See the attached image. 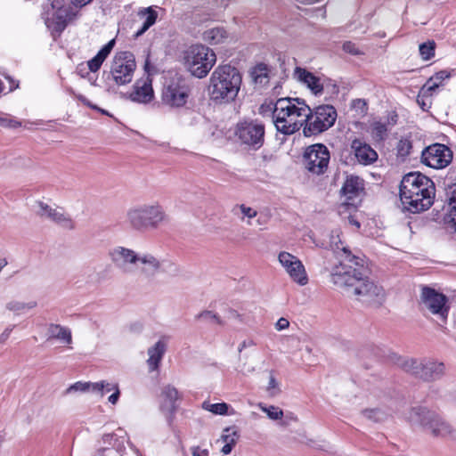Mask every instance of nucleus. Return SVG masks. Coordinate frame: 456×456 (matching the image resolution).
<instances>
[{
	"label": "nucleus",
	"instance_id": "a19ab883",
	"mask_svg": "<svg viewBox=\"0 0 456 456\" xmlns=\"http://www.w3.org/2000/svg\"><path fill=\"white\" fill-rule=\"evenodd\" d=\"M259 408L262 411L265 412L267 416L273 420H277L282 418L283 411L279 407L271 405V406H265L262 404H259Z\"/></svg>",
	"mask_w": 456,
	"mask_h": 456
},
{
	"label": "nucleus",
	"instance_id": "e2e57ef3",
	"mask_svg": "<svg viewBox=\"0 0 456 456\" xmlns=\"http://www.w3.org/2000/svg\"><path fill=\"white\" fill-rule=\"evenodd\" d=\"M348 221L351 224L354 225L356 228H360V223L355 220L353 216H349Z\"/></svg>",
	"mask_w": 456,
	"mask_h": 456
},
{
	"label": "nucleus",
	"instance_id": "20e7f679",
	"mask_svg": "<svg viewBox=\"0 0 456 456\" xmlns=\"http://www.w3.org/2000/svg\"><path fill=\"white\" fill-rule=\"evenodd\" d=\"M241 83L242 77L237 68L230 64L218 65L209 78V96L215 102H231L236 99Z\"/></svg>",
	"mask_w": 456,
	"mask_h": 456
},
{
	"label": "nucleus",
	"instance_id": "6e6552de",
	"mask_svg": "<svg viewBox=\"0 0 456 456\" xmlns=\"http://www.w3.org/2000/svg\"><path fill=\"white\" fill-rule=\"evenodd\" d=\"M45 15L46 27L58 34L61 33L68 23L77 16L70 7L65 5V0H48Z\"/></svg>",
	"mask_w": 456,
	"mask_h": 456
},
{
	"label": "nucleus",
	"instance_id": "2eb2a0df",
	"mask_svg": "<svg viewBox=\"0 0 456 456\" xmlns=\"http://www.w3.org/2000/svg\"><path fill=\"white\" fill-rule=\"evenodd\" d=\"M278 261L290 280L299 286H305L309 278L302 261L296 256L287 251H281L278 255Z\"/></svg>",
	"mask_w": 456,
	"mask_h": 456
},
{
	"label": "nucleus",
	"instance_id": "bf43d9fd",
	"mask_svg": "<svg viewBox=\"0 0 456 456\" xmlns=\"http://www.w3.org/2000/svg\"><path fill=\"white\" fill-rule=\"evenodd\" d=\"M300 442L301 444H306L308 446H314L316 444V441L314 438H309L306 436H303Z\"/></svg>",
	"mask_w": 456,
	"mask_h": 456
},
{
	"label": "nucleus",
	"instance_id": "de8ad7c7",
	"mask_svg": "<svg viewBox=\"0 0 456 456\" xmlns=\"http://www.w3.org/2000/svg\"><path fill=\"white\" fill-rule=\"evenodd\" d=\"M446 200L449 203L450 208L456 207V183L449 185L446 188Z\"/></svg>",
	"mask_w": 456,
	"mask_h": 456
},
{
	"label": "nucleus",
	"instance_id": "f3484780",
	"mask_svg": "<svg viewBox=\"0 0 456 456\" xmlns=\"http://www.w3.org/2000/svg\"><path fill=\"white\" fill-rule=\"evenodd\" d=\"M452 159L451 150L444 144L435 143L427 147L421 155L422 162L436 169L448 166Z\"/></svg>",
	"mask_w": 456,
	"mask_h": 456
},
{
	"label": "nucleus",
	"instance_id": "f257e3e1",
	"mask_svg": "<svg viewBox=\"0 0 456 456\" xmlns=\"http://www.w3.org/2000/svg\"><path fill=\"white\" fill-rule=\"evenodd\" d=\"M361 262V259L359 260ZM363 267L359 265H334L330 272L331 282L349 296L368 305H379L385 299L382 287L362 273Z\"/></svg>",
	"mask_w": 456,
	"mask_h": 456
},
{
	"label": "nucleus",
	"instance_id": "603ef678",
	"mask_svg": "<svg viewBox=\"0 0 456 456\" xmlns=\"http://www.w3.org/2000/svg\"><path fill=\"white\" fill-rule=\"evenodd\" d=\"M342 48H343V50L346 53H351V54H354V55H357V54L360 53V51L358 50L356 45L354 43L350 42V41L345 42L343 44Z\"/></svg>",
	"mask_w": 456,
	"mask_h": 456
},
{
	"label": "nucleus",
	"instance_id": "3c124183",
	"mask_svg": "<svg viewBox=\"0 0 456 456\" xmlns=\"http://www.w3.org/2000/svg\"><path fill=\"white\" fill-rule=\"evenodd\" d=\"M267 390L272 395H275L280 392L279 383L273 375H271L269 378Z\"/></svg>",
	"mask_w": 456,
	"mask_h": 456
},
{
	"label": "nucleus",
	"instance_id": "39448f33",
	"mask_svg": "<svg viewBox=\"0 0 456 456\" xmlns=\"http://www.w3.org/2000/svg\"><path fill=\"white\" fill-rule=\"evenodd\" d=\"M126 224L134 232L157 230L169 221V216L159 202L130 207L126 212Z\"/></svg>",
	"mask_w": 456,
	"mask_h": 456
},
{
	"label": "nucleus",
	"instance_id": "4d7b16f0",
	"mask_svg": "<svg viewBox=\"0 0 456 456\" xmlns=\"http://www.w3.org/2000/svg\"><path fill=\"white\" fill-rule=\"evenodd\" d=\"M192 456H208V452L207 450H201L199 446H195L191 448Z\"/></svg>",
	"mask_w": 456,
	"mask_h": 456
},
{
	"label": "nucleus",
	"instance_id": "37998d69",
	"mask_svg": "<svg viewBox=\"0 0 456 456\" xmlns=\"http://www.w3.org/2000/svg\"><path fill=\"white\" fill-rule=\"evenodd\" d=\"M411 147V142L409 139H401L396 146L397 154L401 157H406L410 154Z\"/></svg>",
	"mask_w": 456,
	"mask_h": 456
},
{
	"label": "nucleus",
	"instance_id": "1a4fd4ad",
	"mask_svg": "<svg viewBox=\"0 0 456 456\" xmlns=\"http://www.w3.org/2000/svg\"><path fill=\"white\" fill-rule=\"evenodd\" d=\"M135 272L145 279H152L160 273L176 274L179 267L169 259H161L151 253L145 252L140 254Z\"/></svg>",
	"mask_w": 456,
	"mask_h": 456
},
{
	"label": "nucleus",
	"instance_id": "c03bdc74",
	"mask_svg": "<svg viewBox=\"0 0 456 456\" xmlns=\"http://www.w3.org/2000/svg\"><path fill=\"white\" fill-rule=\"evenodd\" d=\"M196 319L199 321H201V322H210V323L216 322L218 324H222V322L219 319V317L215 313H213L211 311L201 312L200 314H199L196 316Z\"/></svg>",
	"mask_w": 456,
	"mask_h": 456
},
{
	"label": "nucleus",
	"instance_id": "5fc2aeb1",
	"mask_svg": "<svg viewBox=\"0 0 456 456\" xmlns=\"http://www.w3.org/2000/svg\"><path fill=\"white\" fill-rule=\"evenodd\" d=\"M77 99H78L81 102H83L85 105H86V106H88V107H90V108H92V109L98 110H100V111H101L102 113H103V114L109 115V113H108L106 110H102V109L98 108L97 106H95V105L92 104V103H91V102H89V101H88L85 96H83V95H78V96H77Z\"/></svg>",
	"mask_w": 456,
	"mask_h": 456
},
{
	"label": "nucleus",
	"instance_id": "0e129e2a",
	"mask_svg": "<svg viewBox=\"0 0 456 456\" xmlns=\"http://www.w3.org/2000/svg\"><path fill=\"white\" fill-rule=\"evenodd\" d=\"M11 330H10V329H6V330L3 332L2 337H3L4 338H7L9 337L10 333H11Z\"/></svg>",
	"mask_w": 456,
	"mask_h": 456
},
{
	"label": "nucleus",
	"instance_id": "f8f14e48",
	"mask_svg": "<svg viewBox=\"0 0 456 456\" xmlns=\"http://www.w3.org/2000/svg\"><path fill=\"white\" fill-rule=\"evenodd\" d=\"M330 154L328 148L321 143L308 146L304 153V166L314 175H322L328 169Z\"/></svg>",
	"mask_w": 456,
	"mask_h": 456
},
{
	"label": "nucleus",
	"instance_id": "9d476101",
	"mask_svg": "<svg viewBox=\"0 0 456 456\" xmlns=\"http://www.w3.org/2000/svg\"><path fill=\"white\" fill-rule=\"evenodd\" d=\"M265 125L256 119H245L237 123L235 136L240 142L250 149L258 150L265 141Z\"/></svg>",
	"mask_w": 456,
	"mask_h": 456
},
{
	"label": "nucleus",
	"instance_id": "473e14b6",
	"mask_svg": "<svg viewBox=\"0 0 456 456\" xmlns=\"http://www.w3.org/2000/svg\"><path fill=\"white\" fill-rule=\"evenodd\" d=\"M48 335L49 338L58 339L67 345L72 343L70 330L59 324H50L48 327Z\"/></svg>",
	"mask_w": 456,
	"mask_h": 456
},
{
	"label": "nucleus",
	"instance_id": "6ab92c4d",
	"mask_svg": "<svg viewBox=\"0 0 456 456\" xmlns=\"http://www.w3.org/2000/svg\"><path fill=\"white\" fill-rule=\"evenodd\" d=\"M37 213L40 217L48 219L64 229L74 228V221L61 208L53 207L40 201L37 203Z\"/></svg>",
	"mask_w": 456,
	"mask_h": 456
},
{
	"label": "nucleus",
	"instance_id": "bb28decb",
	"mask_svg": "<svg viewBox=\"0 0 456 456\" xmlns=\"http://www.w3.org/2000/svg\"><path fill=\"white\" fill-rule=\"evenodd\" d=\"M166 351L167 342L164 339L158 340L153 346L148 348V359L146 362L149 371L152 372L158 370Z\"/></svg>",
	"mask_w": 456,
	"mask_h": 456
},
{
	"label": "nucleus",
	"instance_id": "aec40b11",
	"mask_svg": "<svg viewBox=\"0 0 456 456\" xmlns=\"http://www.w3.org/2000/svg\"><path fill=\"white\" fill-rule=\"evenodd\" d=\"M127 98L137 103L147 104L154 99L152 80L148 74L134 84L132 90L127 94Z\"/></svg>",
	"mask_w": 456,
	"mask_h": 456
},
{
	"label": "nucleus",
	"instance_id": "b1692460",
	"mask_svg": "<svg viewBox=\"0 0 456 456\" xmlns=\"http://www.w3.org/2000/svg\"><path fill=\"white\" fill-rule=\"evenodd\" d=\"M181 398L178 390L170 384L164 385L159 394V408L162 411L173 413L177 405V401Z\"/></svg>",
	"mask_w": 456,
	"mask_h": 456
},
{
	"label": "nucleus",
	"instance_id": "0eeeda50",
	"mask_svg": "<svg viewBox=\"0 0 456 456\" xmlns=\"http://www.w3.org/2000/svg\"><path fill=\"white\" fill-rule=\"evenodd\" d=\"M135 70L134 54L127 51L118 52L112 58L108 78L118 86H126L132 82Z\"/></svg>",
	"mask_w": 456,
	"mask_h": 456
},
{
	"label": "nucleus",
	"instance_id": "cd10ccee",
	"mask_svg": "<svg viewBox=\"0 0 456 456\" xmlns=\"http://www.w3.org/2000/svg\"><path fill=\"white\" fill-rule=\"evenodd\" d=\"M109 392H112V394L108 397V402L112 405H116L120 397L118 384L116 382H109L108 380H100L95 382L94 394L102 397L105 393Z\"/></svg>",
	"mask_w": 456,
	"mask_h": 456
},
{
	"label": "nucleus",
	"instance_id": "a878e982",
	"mask_svg": "<svg viewBox=\"0 0 456 456\" xmlns=\"http://www.w3.org/2000/svg\"><path fill=\"white\" fill-rule=\"evenodd\" d=\"M293 77L298 82L306 86L314 94H321L323 90L321 79L304 68H295Z\"/></svg>",
	"mask_w": 456,
	"mask_h": 456
},
{
	"label": "nucleus",
	"instance_id": "2f4dec72",
	"mask_svg": "<svg viewBox=\"0 0 456 456\" xmlns=\"http://www.w3.org/2000/svg\"><path fill=\"white\" fill-rule=\"evenodd\" d=\"M138 16L140 19L143 20L142 26L140 29L135 33V37L142 36L144 32H146L153 24H155L158 12L152 7H147L141 9L138 12Z\"/></svg>",
	"mask_w": 456,
	"mask_h": 456
},
{
	"label": "nucleus",
	"instance_id": "7c9ffc66",
	"mask_svg": "<svg viewBox=\"0 0 456 456\" xmlns=\"http://www.w3.org/2000/svg\"><path fill=\"white\" fill-rule=\"evenodd\" d=\"M114 44V40H110L97 53L94 58L87 61V66L91 72H96L100 69L102 64L111 52Z\"/></svg>",
	"mask_w": 456,
	"mask_h": 456
},
{
	"label": "nucleus",
	"instance_id": "774afa93",
	"mask_svg": "<svg viewBox=\"0 0 456 456\" xmlns=\"http://www.w3.org/2000/svg\"><path fill=\"white\" fill-rule=\"evenodd\" d=\"M144 68H145V70L147 72H149V69H149V62H148V61H146Z\"/></svg>",
	"mask_w": 456,
	"mask_h": 456
},
{
	"label": "nucleus",
	"instance_id": "ddd939ff",
	"mask_svg": "<svg viewBox=\"0 0 456 456\" xmlns=\"http://www.w3.org/2000/svg\"><path fill=\"white\" fill-rule=\"evenodd\" d=\"M415 414L419 418L416 420L419 421L424 429L432 436L452 438L456 436V431L452 427L436 412L422 410L420 412H415Z\"/></svg>",
	"mask_w": 456,
	"mask_h": 456
},
{
	"label": "nucleus",
	"instance_id": "c9c22d12",
	"mask_svg": "<svg viewBox=\"0 0 456 456\" xmlns=\"http://www.w3.org/2000/svg\"><path fill=\"white\" fill-rule=\"evenodd\" d=\"M202 409L216 415H226L229 405L226 403H210L208 401L202 403Z\"/></svg>",
	"mask_w": 456,
	"mask_h": 456
},
{
	"label": "nucleus",
	"instance_id": "49530a36",
	"mask_svg": "<svg viewBox=\"0 0 456 456\" xmlns=\"http://www.w3.org/2000/svg\"><path fill=\"white\" fill-rule=\"evenodd\" d=\"M0 126L4 127L16 128L21 126V123L9 115L0 117Z\"/></svg>",
	"mask_w": 456,
	"mask_h": 456
},
{
	"label": "nucleus",
	"instance_id": "f03ea898",
	"mask_svg": "<svg viewBox=\"0 0 456 456\" xmlns=\"http://www.w3.org/2000/svg\"><path fill=\"white\" fill-rule=\"evenodd\" d=\"M260 113L266 110L273 113V121L281 134H292L305 125L311 114V108L299 98H280L274 103L262 104Z\"/></svg>",
	"mask_w": 456,
	"mask_h": 456
},
{
	"label": "nucleus",
	"instance_id": "423d86ee",
	"mask_svg": "<svg viewBox=\"0 0 456 456\" xmlns=\"http://www.w3.org/2000/svg\"><path fill=\"white\" fill-rule=\"evenodd\" d=\"M216 62L215 52L203 45H194L188 48L184 55V64L196 77H205Z\"/></svg>",
	"mask_w": 456,
	"mask_h": 456
},
{
	"label": "nucleus",
	"instance_id": "9b49d317",
	"mask_svg": "<svg viewBox=\"0 0 456 456\" xmlns=\"http://www.w3.org/2000/svg\"><path fill=\"white\" fill-rule=\"evenodd\" d=\"M337 119V111L331 105H321L315 108L305 121L304 134L311 136L321 134L331 127Z\"/></svg>",
	"mask_w": 456,
	"mask_h": 456
},
{
	"label": "nucleus",
	"instance_id": "5701e85b",
	"mask_svg": "<svg viewBox=\"0 0 456 456\" xmlns=\"http://www.w3.org/2000/svg\"><path fill=\"white\" fill-rule=\"evenodd\" d=\"M397 122V115L392 113L385 120H374L370 125V134L372 140L376 142H381L387 137L388 131Z\"/></svg>",
	"mask_w": 456,
	"mask_h": 456
},
{
	"label": "nucleus",
	"instance_id": "4c0bfd02",
	"mask_svg": "<svg viewBox=\"0 0 456 456\" xmlns=\"http://www.w3.org/2000/svg\"><path fill=\"white\" fill-rule=\"evenodd\" d=\"M35 306H36L35 302H30V303L26 304V303L16 301V300H12L6 304L5 307L7 310H9L11 312L19 314V313L24 311L25 309H31V308H34Z\"/></svg>",
	"mask_w": 456,
	"mask_h": 456
},
{
	"label": "nucleus",
	"instance_id": "a18cd8bd",
	"mask_svg": "<svg viewBox=\"0 0 456 456\" xmlns=\"http://www.w3.org/2000/svg\"><path fill=\"white\" fill-rule=\"evenodd\" d=\"M237 439V432L233 428H227L224 430V434L222 435V440L224 444L234 446Z\"/></svg>",
	"mask_w": 456,
	"mask_h": 456
},
{
	"label": "nucleus",
	"instance_id": "72a5a7b5",
	"mask_svg": "<svg viewBox=\"0 0 456 456\" xmlns=\"http://www.w3.org/2000/svg\"><path fill=\"white\" fill-rule=\"evenodd\" d=\"M398 365L404 371L411 373L416 377H419L420 371L421 359L401 358L399 359Z\"/></svg>",
	"mask_w": 456,
	"mask_h": 456
},
{
	"label": "nucleus",
	"instance_id": "13d9d810",
	"mask_svg": "<svg viewBox=\"0 0 456 456\" xmlns=\"http://www.w3.org/2000/svg\"><path fill=\"white\" fill-rule=\"evenodd\" d=\"M70 1L74 6L82 8V7L87 5L88 4H90L93 0H70Z\"/></svg>",
	"mask_w": 456,
	"mask_h": 456
},
{
	"label": "nucleus",
	"instance_id": "4be33fe9",
	"mask_svg": "<svg viewBox=\"0 0 456 456\" xmlns=\"http://www.w3.org/2000/svg\"><path fill=\"white\" fill-rule=\"evenodd\" d=\"M351 150L360 164L367 166L378 159L377 151L361 139L356 138L352 141Z\"/></svg>",
	"mask_w": 456,
	"mask_h": 456
},
{
	"label": "nucleus",
	"instance_id": "a211bd4d",
	"mask_svg": "<svg viewBox=\"0 0 456 456\" xmlns=\"http://www.w3.org/2000/svg\"><path fill=\"white\" fill-rule=\"evenodd\" d=\"M421 304L433 314L438 315L442 320H445L448 314L446 306V297L435 290L434 289L424 287L421 291Z\"/></svg>",
	"mask_w": 456,
	"mask_h": 456
},
{
	"label": "nucleus",
	"instance_id": "e433bc0d",
	"mask_svg": "<svg viewBox=\"0 0 456 456\" xmlns=\"http://www.w3.org/2000/svg\"><path fill=\"white\" fill-rule=\"evenodd\" d=\"M94 386L95 382L77 381L67 388L66 394H71L74 392L86 393L90 391L94 393Z\"/></svg>",
	"mask_w": 456,
	"mask_h": 456
},
{
	"label": "nucleus",
	"instance_id": "864d4df0",
	"mask_svg": "<svg viewBox=\"0 0 456 456\" xmlns=\"http://www.w3.org/2000/svg\"><path fill=\"white\" fill-rule=\"evenodd\" d=\"M449 77L450 74L446 70H441L436 73L434 76H432L433 81H437L440 86L442 85V82L444 79L449 78Z\"/></svg>",
	"mask_w": 456,
	"mask_h": 456
},
{
	"label": "nucleus",
	"instance_id": "09e8293b",
	"mask_svg": "<svg viewBox=\"0 0 456 456\" xmlns=\"http://www.w3.org/2000/svg\"><path fill=\"white\" fill-rule=\"evenodd\" d=\"M241 214H242V216L240 217L241 220H243L245 217H248V219H252L254 217L256 216L257 215V211L250 207H247L246 205L244 204H241V205H239L237 207Z\"/></svg>",
	"mask_w": 456,
	"mask_h": 456
},
{
	"label": "nucleus",
	"instance_id": "6e6d98bb",
	"mask_svg": "<svg viewBox=\"0 0 456 456\" xmlns=\"http://www.w3.org/2000/svg\"><path fill=\"white\" fill-rule=\"evenodd\" d=\"M289 322L285 318H280L278 322H276L275 326L278 330H285L289 327Z\"/></svg>",
	"mask_w": 456,
	"mask_h": 456
},
{
	"label": "nucleus",
	"instance_id": "7ed1b4c3",
	"mask_svg": "<svg viewBox=\"0 0 456 456\" xmlns=\"http://www.w3.org/2000/svg\"><path fill=\"white\" fill-rule=\"evenodd\" d=\"M436 188L433 181L419 172L405 175L400 185V200L403 210L419 213L428 209L434 201Z\"/></svg>",
	"mask_w": 456,
	"mask_h": 456
},
{
	"label": "nucleus",
	"instance_id": "338daca9",
	"mask_svg": "<svg viewBox=\"0 0 456 456\" xmlns=\"http://www.w3.org/2000/svg\"><path fill=\"white\" fill-rule=\"evenodd\" d=\"M417 102H418V103H419V105H421L422 109H424V105H425V103H424V102H420L419 96L418 97Z\"/></svg>",
	"mask_w": 456,
	"mask_h": 456
},
{
	"label": "nucleus",
	"instance_id": "ea45409f",
	"mask_svg": "<svg viewBox=\"0 0 456 456\" xmlns=\"http://www.w3.org/2000/svg\"><path fill=\"white\" fill-rule=\"evenodd\" d=\"M419 54L425 61L431 59L435 54V43L428 42L419 45Z\"/></svg>",
	"mask_w": 456,
	"mask_h": 456
},
{
	"label": "nucleus",
	"instance_id": "c85d7f7f",
	"mask_svg": "<svg viewBox=\"0 0 456 456\" xmlns=\"http://www.w3.org/2000/svg\"><path fill=\"white\" fill-rule=\"evenodd\" d=\"M363 189L362 180L358 176H348L341 188V192L347 200L357 197Z\"/></svg>",
	"mask_w": 456,
	"mask_h": 456
},
{
	"label": "nucleus",
	"instance_id": "393cba45",
	"mask_svg": "<svg viewBox=\"0 0 456 456\" xmlns=\"http://www.w3.org/2000/svg\"><path fill=\"white\" fill-rule=\"evenodd\" d=\"M444 370L445 367L442 362L433 359H421L419 378L427 381L436 380L444 374Z\"/></svg>",
	"mask_w": 456,
	"mask_h": 456
},
{
	"label": "nucleus",
	"instance_id": "79ce46f5",
	"mask_svg": "<svg viewBox=\"0 0 456 456\" xmlns=\"http://www.w3.org/2000/svg\"><path fill=\"white\" fill-rule=\"evenodd\" d=\"M444 224L447 229L456 232V206L452 207L444 216Z\"/></svg>",
	"mask_w": 456,
	"mask_h": 456
},
{
	"label": "nucleus",
	"instance_id": "69168bd1",
	"mask_svg": "<svg viewBox=\"0 0 456 456\" xmlns=\"http://www.w3.org/2000/svg\"><path fill=\"white\" fill-rule=\"evenodd\" d=\"M7 265V261L5 259H2L0 260V272L2 271V269Z\"/></svg>",
	"mask_w": 456,
	"mask_h": 456
},
{
	"label": "nucleus",
	"instance_id": "8fccbe9b",
	"mask_svg": "<svg viewBox=\"0 0 456 456\" xmlns=\"http://www.w3.org/2000/svg\"><path fill=\"white\" fill-rule=\"evenodd\" d=\"M440 85L437 81H433V77H431L427 83L424 85V86L421 89V93L423 94H431L433 91H435L436 88H438Z\"/></svg>",
	"mask_w": 456,
	"mask_h": 456
},
{
	"label": "nucleus",
	"instance_id": "dca6fc26",
	"mask_svg": "<svg viewBox=\"0 0 456 456\" xmlns=\"http://www.w3.org/2000/svg\"><path fill=\"white\" fill-rule=\"evenodd\" d=\"M108 256L117 268L125 273H133L138 266L140 253L124 246H116L110 249Z\"/></svg>",
	"mask_w": 456,
	"mask_h": 456
},
{
	"label": "nucleus",
	"instance_id": "052dcab7",
	"mask_svg": "<svg viewBox=\"0 0 456 456\" xmlns=\"http://www.w3.org/2000/svg\"><path fill=\"white\" fill-rule=\"evenodd\" d=\"M232 448H233V446L224 444V445L221 449V452H223V454L227 455V454L231 453Z\"/></svg>",
	"mask_w": 456,
	"mask_h": 456
},
{
	"label": "nucleus",
	"instance_id": "f704fd0d",
	"mask_svg": "<svg viewBox=\"0 0 456 456\" xmlns=\"http://www.w3.org/2000/svg\"><path fill=\"white\" fill-rule=\"evenodd\" d=\"M251 77L256 84L265 85L268 82L267 67L265 64L256 66L251 71Z\"/></svg>",
	"mask_w": 456,
	"mask_h": 456
},
{
	"label": "nucleus",
	"instance_id": "4468645a",
	"mask_svg": "<svg viewBox=\"0 0 456 456\" xmlns=\"http://www.w3.org/2000/svg\"><path fill=\"white\" fill-rule=\"evenodd\" d=\"M190 94V87L184 81L173 80L164 86L161 101L167 107L181 108L187 103Z\"/></svg>",
	"mask_w": 456,
	"mask_h": 456
},
{
	"label": "nucleus",
	"instance_id": "58836bf2",
	"mask_svg": "<svg viewBox=\"0 0 456 456\" xmlns=\"http://www.w3.org/2000/svg\"><path fill=\"white\" fill-rule=\"evenodd\" d=\"M362 415L374 422H379L387 418V413L380 409H366L362 411Z\"/></svg>",
	"mask_w": 456,
	"mask_h": 456
},
{
	"label": "nucleus",
	"instance_id": "680f3d73",
	"mask_svg": "<svg viewBox=\"0 0 456 456\" xmlns=\"http://www.w3.org/2000/svg\"><path fill=\"white\" fill-rule=\"evenodd\" d=\"M255 346V343L253 340H248V341H243L240 345V351H241L243 348H246L248 346Z\"/></svg>",
	"mask_w": 456,
	"mask_h": 456
},
{
	"label": "nucleus",
	"instance_id": "412c9836",
	"mask_svg": "<svg viewBox=\"0 0 456 456\" xmlns=\"http://www.w3.org/2000/svg\"><path fill=\"white\" fill-rule=\"evenodd\" d=\"M330 245L337 257L339 259V263L337 265H359L360 258L351 253L348 248L344 244L340 239L339 231H333L330 234Z\"/></svg>",
	"mask_w": 456,
	"mask_h": 456
},
{
	"label": "nucleus",
	"instance_id": "c756f323",
	"mask_svg": "<svg viewBox=\"0 0 456 456\" xmlns=\"http://www.w3.org/2000/svg\"><path fill=\"white\" fill-rule=\"evenodd\" d=\"M228 37L229 34L223 27L212 28L203 33V40L212 45L225 43Z\"/></svg>",
	"mask_w": 456,
	"mask_h": 456
}]
</instances>
